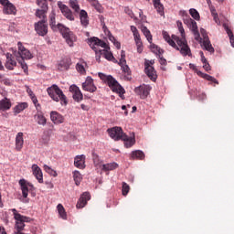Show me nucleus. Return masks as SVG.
Here are the masks:
<instances>
[{
    "label": "nucleus",
    "instance_id": "nucleus-40",
    "mask_svg": "<svg viewBox=\"0 0 234 234\" xmlns=\"http://www.w3.org/2000/svg\"><path fill=\"white\" fill-rule=\"evenodd\" d=\"M85 67H87V62L80 60L76 64V69L80 74H85L87 71L85 70Z\"/></svg>",
    "mask_w": 234,
    "mask_h": 234
},
{
    "label": "nucleus",
    "instance_id": "nucleus-36",
    "mask_svg": "<svg viewBox=\"0 0 234 234\" xmlns=\"http://www.w3.org/2000/svg\"><path fill=\"white\" fill-rule=\"evenodd\" d=\"M141 31L143 32L144 36L146 37L149 43H153V35H151V31L147 28V27L142 26Z\"/></svg>",
    "mask_w": 234,
    "mask_h": 234
},
{
    "label": "nucleus",
    "instance_id": "nucleus-30",
    "mask_svg": "<svg viewBox=\"0 0 234 234\" xmlns=\"http://www.w3.org/2000/svg\"><path fill=\"white\" fill-rule=\"evenodd\" d=\"M12 107V101L8 98H4L0 101V111H9Z\"/></svg>",
    "mask_w": 234,
    "mask_h": 234
},
{
    "label": "nucleus",
    "instance_id": "nucleus-3",
    "mask_svg": "<svg viewBox=\"0 0 234 234\" xmlns=\"http://www.w3.org/2000/svg\"><path fill=\"white\" fill-rule=\"evenodd\" d=\"M99 78L104 81V83H107L108 87L112 90V92H117V94H125V90H123V87L118 83V80L112 78L111 75H105L103 73H99Z\"/></svg>",
    "mask_w": 234,
    "mask_h": 234
},
{
    "label": "nucleus",
    "instance_id": "nucleus-8",
    "mask_svg": "<svg viewBox=\"0 0 234 234\" xmlns=\"http://www.w3.org/2000/svg\"><path fill=\"white\" fill-rule=\"evenodd\" d=\"M107 133L109 136L112 137V139L115 142L122 140V138H127V134L123 133V130L122 129V127L115 126L112 128H109L107 130Z\"/></svg>",
    "mask_w": 234,
    "mask_h": 234
},
{
    "label": "nucleus",
    "instance_id": "nucleus-1",
    "mask_svg": "<svg viewBox=\"0 0 234 234\" xmlns=\"http://www.w3.org/2000/svg\"><path fill=\"white\" fill-rule=\"evenodd\" d=\"M18 51H14L13 56L16 58V61L20 64L21 69L24 70L25 74L28 75V66L25 59H32L34 56L30 52V50L27 49L23 43H17Z\"/></svg>",
    "mask_w": 234,
    "mask_h": 234
},
{
    "label": "nucleus",
    "instance_id": "nucleus-31",
    "mask_svg": "<svg viewBox=\"0 0 234 234\" xmlns=\"http://www.w3.org/2000/svg\"><path fill=\"white\" fill-rule=\"evenodd\" d=\"M154 7L155 8L156 12L160 16H165V13L164 12V5L160 0H153Z\"/></svg>",
    "mask_w": 234,
    "mask_h": 234
},
{
    "label": "nucleus",
    "instance_id": "nucleus-14",
    "mask_svg": "<svg viewBox=\"0 0 234 234\" xmlns=\"http://www.w3.org/2000/svg\"><path fill=\"white\" fill-rule=\"evenodd\" d=\"M0 5L4 6V14H6L8 16H15V14L17 12V10L16 9V5L10 3L9 0H0Z\"/></svg>",
    "mask_w": 234,
    "mask_h": 234
},
{
    "label": "nucleus",
    "instance_id": "nucleus-56",
    "mask_svg": "<svg viewBox=\"0 0 234 234\" xmlns=\"http://www.w3.org/2000/svg\"><path fill=\"white\" fill-rule=\"evenodd\" d=\"M93 6H95V9L97 10V12H101V5H100L98 2H94L93 3Z\"/></svg>",
    "mask_w": 234,
    "mask_h": 234
},
{
    "label": "nucleus",
    "instance_id": "nucleus-44",
    "mask_svg": "<svg viewBox=\"0 0 234 234\" xmlns=\"http://www.w3.org/2000/svg\"><path fill=\"white\" fill-rule=\"evenodd\" d=\"M132 158L134 160L135 158H137V160H144V158H145V154H144V152L140 151V150H136L133 151L132 153Z\"/></svg>",
    "mask_w": 234,
    "mask_h": 234
},
{
    "label": "nucleus",
    "instance_id": "nucleus-61",
    "mask_svg": "<svg viewBox=\"0 0 234 234\" xmlns=\"http://www.w3.org/2000/svg\"><path fill=\"white\" fill-rule=\"evenodd\" d=\"M131 31L133 32V36L134 34H138V28H136V27L134 26H131Z\"/></svg>",
    "mask_w": 234,
    "mask_h": 234
},
{
    "label": "nucleus",
    "instance_id": "nucleus-26",
    "mask_svg": "<svg viewBox=\"0 0 234 234\" xmlns=\"http://www.w3.org/2000/svg\"><path fill=\"white\" fill-rule=\"evenodd\" d=\"M133 39L135 41V45L137 47V52L142 54L144 52V43L142 42V37H140V32L135 33L133 35Z\"/></svg>",
    "mask_w": 234,
    "mask_h": 234
},
{
    "label": "nucleus",
    "instance_id": "nucleus-32",
    "mask_svg": "<svg viewBox=\"0 0 234 234\" xmlns=\"http://www.w3.org/2000/svg\"><path fill=\"white\" fill-rule=\"evenodd\" d=\"M35 120L38 125H47V118L41 112H37V114H35Z\"/></svg>",
    "mask_w": 234,
    "mask_h": 234
},
{
    "label": "nucleus",
    "instance_id": "nucleus-2",
    "mask_svg": "<svg viewBox=\"0 0 234 234\" xmlns=\"http://www.w3.org/2000/svg\"><path fill=\"white\" fill-rule=\"evenodd\" d=\"M177 28L181 34V38L176 35H172V37L177 43L180 48V53L182 56H189L191 57V48L187 45V40L186 39V30L184 29V26L181 21L176 22Z\"/></svg>",
    "mask_w": 234,
    "mask_h": 234
},
{
    "label": "nucleus",
    "instance_id": "nucleus-34",
    "mask_svg": "<svg viewBox=\"0 0 234 234\" xmlns=\"http://www.w3.org/2000/svg\"><path fill=\"white\" fill-rule=\"evenodd\" d=\"M69 5L73 9L74 14H80V12H81L78 0H69Z\"/></svg>",
    "mask_w": 234,
    "mask_h": 234
},
{
    "label": "nucleus",
    "instance_id": "nucleus-47",
    "mask_svg": "<svg viewBox=\"0 0 234 234\" xmlns=\"http://www.w3.org/2000/svg\"><path fill=\"white\" fill-rule=\"evenodd\" d=\"M92 160H93V164L96 167H101L103 165H101V161H100V156L98 155V154L92 152Z\"/></svg>",
    "mask_w": 234,
    "mask_h": 234
},
{
    "label": "nucleus",
    "instance_id": "nucleus-15",
    "mask_svg": "<svg viewBox=\"0 0 234 234\" xmlns=\"http://www.w3.org/2000/svg\"><path fill=\"white\" fill-rule=\"evenodd\" d=\"M82 89L87 92H96L98 88L94 86V80L90 77H87L85 82L82 83Z\"/></svg>",
    "mask_w": 234,
    "mask_h": 234
},
{
    "label": "nucleus",
    "instance_id": "nucleus-7",
    "mask_svg": "<svg viewBox=\"0 0 234 234\" xmlns=\"http://www.w3.org/2000/svg\"><path fill=\"white\" fill-rule=\"evenodd\" d=\"M58 29L61 32L67 45H69V47H74V43L78 40V37H76L74 32L61 24H58Z\"/></svg>",
    "mask_w": 234,
    "mask_h": 234
},
{
    "label": "nucleus",
    "instance_id": "nucleus-16",
    "mask_svg": "<svg viewBox=\"0 0 234 234\" xmlns=\"http://www.w3.org/2000/svg\"><path fill=\"white\" fill-rule=\"evenodd\" d=\"M89 200H90V193L84 192L77 202V206H76L77 209H81L82 207H85Z\"/></svg>",
    "mask_w": 234,
    "mask_h": 234
},
{
    "label": "nucleus",
    "instance_id": "nucleus-17",
    "mask_svg": "<svg viewBox=\"0 0 234 234\" xmlns=\"http://www.w3.org/2000/svg\"><path fill=\"white\" fill-rule=\"evenodd\" d=\"M48 12V5H44V6H40V8L36 10L35 16L39 21H48L47 13Z\"/></svg>",
    "mask_w": 234,
    "mask_h": 234
},
{
    "label": "nucleus",
    "instance_id": "nucleus-24",
    "mask_svg": "<svg viewBox=\"0 0 234 234\" xmlns=\"http://www.w3.org/2000/svg\"><path fill=\"white\" fill-rule=\"evenodd\" d=\"M184 23L185 25L188 26V28H190L191 32L198 31V26L197 25V22L191 17L186 16V18H184Z\"/></svg>",
    "mask_w": 234,
    "mask_h": 234
},
{
    "label": "nucleus",
    "instance_id": "nucleus-59",
    "mask_svg": "<svg viewBox=\"0 0 234 234\" xmlns=\"http://www.w3.org/2000/svg\"><path fill=\"white\" fill-rule=\"evenodd\" d=\"M203 69H205V70H207V71L211 70V66L209 65L208 62H207V63L203 64Z\"/></svg>",
    "mask_w": 234,
    "mask_h": 234
},
{
    "label": "nucleus",
    "instance_id": "nucleus-11",
    "mask_svg": "<svg viewBox=\"0 0 234 234\" xmlns=\"http://www.w3.org/2000/svg\"><path fill=\"white\" fill-rule=\"evenodd\" d=\"M154 65V60H145L144 62V72L152 81H156V70L152 67Z\"/></svg>",
    "mask_w": 234,
    "mask_h": 234
},
{
    "label": "nucleus",
    "instance_id": "nucleus-53",
    "mask_svg": "<svg viewBox=\"0 0 234 234\" xmlns=\"http://www.w3.org/2000/svg\"><path fill=\"white\" fill-rule=\"evenodd\" d=\"M125 14H127L132 19H134V21H138V18L134 16V13H133V10L129 8L124 9Z\"/></svg>",
    "mask_w": 234,
    "mask_h": 234
},
{
    "label": "nucleus",
    "instance_id": "nucleus-50",
    "mask_svg": "<svg viewBox=\"0 0 234 234\" xmlns=\"http://www.w3.org/2000/svg\"><path fill=\"white\" fill-rule=\"evenodd\" d=\"M44 170L46 173H48V175H51V176H58V173L47 165H44Z\"/></svg>",
    "mask_w": 234,
    "mask_h": 234
},
{
    "label": "nucleus",
    "instance_id": "nucleus-39",
    "mask_svg": "<svg viewBox=\"0 0 234 234\" xmlns=\"http://www.w3.org/2000/svg\"><path fill=\"white\" fill-rule=\"evenodd\" d=\"M121 69L124 74V79L127 80V81H131V69L129 68V66L125 64L124 66H121Z\"/></svg>",
    "mask_w": 234,
    "mask_h": 234
},
{
    "label": "nucleus",
    "instance_id": "nucleus-64",
    "mask_svg": "<svg viewBox=\"0 0 234 234\" xmlns=\"http://www.w3.org/2000/svg\"><path fill=\"white\" fill-rule=\"evenodd\" d=\"M229 39H230V44H231V46L234 48V36H231V37H229Z\"/></svg>",
    "mask_w": 234,
    "mask_h": 234
},
{
    "label": "nucleus",
    "instance_id": "nucleus-10",
    "mask_svg": "<svg viewBox=\"0 0 234 234\" xmlns=\"http://www.w3.org/2000/svg\"><path fill=\"white\" fill-rule=\"evenodd\" d=\"M35 31L38 36L44 37L48 34V21H38L34 24Z\"/></svg>",
    "mask_w": 234,
    "mask_h": 234
},
{
    "label": "nucleus",
    "instance_id": "nucleus-27",
    "mask_svg": "<svg viewBox=\"0 0 234 234\" xmlns=\"http://www.w3.org/2000/svg\"><path fill=\"white\" fill-rule=\"evenodd\" d=\"M80 14V25L87 28L89 27V14H87V11L81 9Z\"/></svg>",
    "mask_w": 234,
    "mask_h": 234
},
{
    "label": "nucleus",
    "instance_id": "nucleus-37",
    "mask_svg": "<svg viewBox=\"0 0 234 234\" xmlns=\"http://www.w3.org/2000/svg\"><path fill=\"white\" fill-rule=\"evenodd\" d=\"M122 140L124 142V147H126L127 149L133 147L134 144H136V140L134 139V137H128L126 135V138H122Z\"/></svg>",
    "mask_w": 234,
    "mask_h": 234
},
{
    "label": "nucleus",
    "instance_id": "nucleus-49",
    "mask_svg": "<svg viewBox=\"0 0 234 234\" xmlns=\"http://www.w3.org/2000/svg\"><path fill=\"white\" fill-rule=\"evenodd\" d=\"M189 14L193 17V19H196V21H198L200 19V14L198 13V11H197V9L191 8L189 10Z\"/></svg>",
    "mask_w": 234,
    "mask_h": 234
},
{
    "label": "nucleus",
    "instance_id": "nucleus-48",
    "mask_svg": "<svg viewBox=\"0 0 234 234\" xmlns=\"http://www.w3.org/2000/svg\"><path fill=\"white\" fill-rule=\"evenodd\" d=\"M50 20H49V26L52 28V30H56V28H58V25L56 26V15L55 14H51L49 16Z\"/></svg>",
    "mask_w": 234,
    "mask_h": 234
},
{
    "label": "nucleus",
    "instance_id": "nucleus-42",
    "mask_svg": "<svg viewBox=\"0 0 234 234\" xmlns=\"http://www.w3.org/2000/svg\"><path fill=\"white\" fill-rule=\"evenodd\" d=\"M100 54H102L103 58L105 59H108V61H112L114 59V56L107 50V48H103L101 50H99Z\"/></svg>",
    "mask_w": 234,
    "mask_h": 234
},
{
    "label": "nucleus",
    "instance_id": "nucleus-54",
    "mask_svg": "<svg viewBox=\"0 0 234 234\" xmlns=\"http://www.w3.org/2000/svg\"><path fill=\"white\" fill-rule=\"evenodd\" d=\"M37 1V6H48V4L47 3L48 1H50V2H52V1H54V0H36Z\"/></svg>",
    "mask_w": 234,
    "mask_h": 234
},
{
    "label": "nucleus",
    "instance_id": "nucleus-29",
    "mask_svg": "<svg viewBox=\"0 0 234 234\" xmlns=\"http://www.w3.org/2000/svg\"><path fill=\"white\" fill-rule=\"evenodd\" d=\"M19 185L21 186L24 198H27L28 197V187H30V184L27 183L25 179H20Z\"/></svg>",
    "mask_w": 234,
    "mask_h": 234
},
{
    "label": "nucleus",
    "instance_id": "nucleus-57",
    "mask_svg": "<svg viewBox=\"0 0 234 234\" xmlns=\"http://www.w3.org/2000/svg\"><path fill=\"white\" fill-rule=\"evenodd\" d=\"M159 58L160 65H167V60L164 57L159 56Z\"/></svg>",
    "mask_w": 234,
    "mask_h": 234
},
{
    "label": "nucleus",
    "instance_id": "nucleus-33",
    "mask_svg": "<svg viewBox=\"0 0 234 234\" xmlns=\"http://www.w3.org/2000/svg\"><path fill=\"white\" fill-rule=\"evenodd\" d=\"M101 171L107 172V171H114V169H118V164L117 163H108L101 165Z\"/></svg>",
    "mask_w": 234,
    "mask_h": 234
},
{
    "label": "nucleus",
    "instance_id": "nucleus-62",
    "mask_svg": "<svg viewBox=\"0 0 234 234\" xmlns=\"http://www.w3.org/2000/svg\"><path fill=\"white\" fill-rule=\"evenodd\" d=\"M139 17L141 18V21H145V16H144V11L140 10L139 12Z\"/></svg>",
    "mask_w": 234,
    "mask_h": 234
},
{
    "label": "nucleus",
    "instance_id": "nucleus-41",
    "mask_svg": "<svg viewBox=\"0 0 234 234\" xmlns=\"http://www.w3.org/2000/svg\"><path fill=\"white\" fill-rule=\"evenodd\" d=\"M73 179L76 186H80V184H81V180H83V176H81V173H80V171L75 170L73 172Z\"/></svg>",
    "mask_w": 234,
    "mask_h": 234
},
{
    "label": "nucleus",
    "instance_id": "nucleus-18",
    "mask_svg": "<svg viewBox=\"0 0 234 234\" xmlns=\"http://www.w3.org/2000/svg\"><path fill=\"white\" fill-rule=\"evenodd\" d=\"M69 92H73V100L75 101H81L83 100V93H81V90L80 88L76 85H71L69 87Z\"/></svg>",
    "mask_w": 234,
    "mask_h": 234
},
{
    "label": "nucleus",
    "instance_id": "nucleus-52",
    "mask_svg": "<svg viewBox=\"0 0 234 234\" xmlns=\"http://www.w3.org/2000/svg\"><path fill=\"white\" fill-rule=\"evenodd\" d=\"M120 67H123L124 65H127V60L125 59V51H122L121 53V58L119 61Z\"/></svg>",
    "mask_w": 234,
    "mask_h": 234
},
{
    "label": "nucleus",
    "instance_id": "nucleus-60",
    "mask_svg": "<svg viewBox=\"0 0 234 234\" xmlns=\"http://www.w3.org/2000/svg\"><path fill=\"white\" fill-rule=\"evenodd\" d=\"M189 69H191L192 70H195L197 72V74H198V69H197V66L195 64H189Z\"/></svg>",
    "mask_w": 234,
    "mask_h": 234
},
{
    "label": "nucleus",
    "instance_id": "nucleus-55",
    "mask_svg": "<svg viewBox=\"0 0 234 234\" xmlns=\"http://www.w3.org/2000/svg\"><path fill=\"white\" fill-rule=\"evenodd\" d=\"M194 34V37L196 41H202V37H200V33L197 31H192Z\"/></svg>",
    "mask_w": 234,
    "mask_h": 234
},
{
    "label": "nucleus",
    "instance_id": "nucleus-58",
    "mask_svg": "<svg viewBox=\"0 0 234 234\" xmlns=\"http://www.w3.org/2000/svg\"><path fill=\"white\" fill-rule=\"evenodd\" d=\"M31 100H32L34 105L37 107H37H40V105L37 104V98L36 97V95L31 97Z\"/></svg>",
    "mask_w": 234,
    "mask_h": 234
},
{
    "label": "nucleus",
    "instance_id": "nucleus-6",
    "mask_svg": "<svg viewBox=\"0 0 234 234\" xmlns=\"http://www.w3.org/2000/svg\"><path fill=\"white\" fill-rule=\"evenodd\" d=\"M11 211L15 220H16L15 225L16 231H15L14 234L22 233V231L25 230V222H30V218L17 213V209L16 208L11 209Z\"/></svg>",
    "mask_w": 234,
    "mask_h": 234
},
{
    "label": "nucleus",
    "instance_id": "nucleus-51",
    "mask_svg": "<svg viewBox=\"0 0 234 234\" xmlns=\"http://www.w3.org/2000/svg\"><path fill=\"white\" fill-rule=\"evenodd\" d=\"M130 190H131V187L128 186V184L125 183V182H122V195H123V197H127Z\"/></svg>",
    "mask_w": 234,
    "mask_h": 234
},
{
    "label": "nucleus",
    "instance_id": "nucleus-9",
    "mask_svg": "<svg viewBox=\"0 0 234 234\" xmlns=\"http://www.w3.org/2000/svg\"><path fill=\"white\" fill-rule=\"evenodd\" d=\"M58 6L62 16H64V17H66L68 21H75L76 17L74 16V13L72 12V10H70V8L67 5L59 1L58 2Z\"/></svg>",
    "mask_w": 234,
    "mask_h": 234
},
{
    "label": "nucleus",
    "instance_id": "nucleus-38",
    "mask_svg": "<svg viewBox=\"0 0 234 234\" xmlns=\"http://www.w3.org/2000/svg\"><path fill=\"white\" fill-rule=\"evenodd\" d=\"M197 76H201V78H204V80H207V81H211L212 83H216V85H218V80L212 77L211 75L202 73V71H197Z\"/></svg>",
    "mask_w": 234,
    "mask_h": 234
},
{
    "label": "nucleus",
    "instance_id": "nucleus-22",
    "mask_svg": "<svg viewBox=\"0 0 234 234\" xmlns=\"http://www.w3.org/2000/svg\"><path fill=\"white\" fill-rule=\"evenodd\" d=\"M50 120H51V122H53V123L59 124V123H63V122H65V117H63V115H61L58 112H50Z\"/></svg>",
    "mask_w": 234,
    "mask_h": 234
},
{
    "label": "nucleus",
    "instance_id": "nucleus-5",
    "mask_svg": "<svg viewBox=\"0 0 234 234\" xmlns=\"http://www.w3.org/2000/svg\"><path fill=\"white\" fill-rule=\"evenodd\" d=\"M89 41L90 47L92 48V50H94L96 54V61L100 63V61H101V56H103V54H100V50H101V48H109V46H107V43H105L104 41L96 37L90 38Z\"/></svg>",
    "mask_w": 234,
    "mask_h": 234
},
{
    "label": "nucleus",
    "instance_id": "nucleus-23",
    "mask_svg": "<svg viewBox=\"0 0 234 234\" xmlns=\"http://www.w3.org/2000/svg\"><path fill=\"white\" fill-rule=\"evenodd\" d=\"M32 171L34 176L37 178L39 184H43V172L41 171V168L37 166V165H33Z\"/></svg>",
    "mask_w": 234,
    "mask_h": 234
},
{
    "label": "nucleus",
    "instance_id": "nucleus-35",
    "mask_svg": "<svg viewBox=\"0 0 234 234\" xmlns=\"http://www.w3.org/2000/svg\"><path fill=\"white\" fill-rule=\"evenodd\" d=\"M27 108H28V103L21 102V103L17 104L16 106H15L14 113L19 114V113L23 112L25 111V109H27Z\"/></svg>",
    "mask_w": 234,
    "mask_h": 234
},
{
    "label": "nucleus",
    "instance_id": "nucleus-12",
    "mask_svg": "<svg viewBox=\"0 0 234 234\" xmlns=\"http://www.w3.org/2000/svg\"><path fill=\"white\" fill-rule=\"evenodd\" d=\"M151 86L143 84L137 88L134 89L135 94L137 96H140L142 100H145L149 96V93L151 92Z\"/></svg>",
    "mask_w": 234,
    "mask_h": 234
},
{
    "label": "nucleus",
    "instance_id": "nucleus-20",
    "mask_svg": "<svg viewBox=\"0 0 234 234\" xmlns=\"http://www.w3.org/2000/svg\"><path fill=\"white\" fill-rule=\"evenodd\" d=\"M85 160H86L85 154H80V155L75 156V158H74L75 167H77L78 169H85V167H86Z\"/></svg>",
    "mask_w": 234,
    "mask_h": 234
},
{
    "label": "nucleus",
    "instance_id": "nucleus-13",
    "mask_svg": "<svg viewBox=\"0 0 234 234\" xmlns=\"http://www.w3.org/2000/svg\"><path fill=\"white\" fill-rule=\"evenodd\" d=\"M200 32L203 37V47L205 50H207V52H210V54H213V52H215V48H213V45H211V41H209V37H207V33L206 32V29L201 28Z\"/></svg>",
    "mask_w": 234,
    "mask_h": 234
},
{
    "label": "nucleus",
    "instance_id": "nucleus-46",
    "mask_svg": "<svg viewBox=\"0 0 234 234\" xmlns=\"http://www.w3.org/2000/svg\"><path fill=\"white\" fill-rule=\"evenodd\" d=\"M150 49L152 50V52H154V54H158L159 56L160 54H164V49H161L160 47L154 44L153 42L150 43Z\"/></svg>",
    "mask_w": 234,
    "mask_h": 234
},
{
    "label": "nucleus",
    "instance_id": "nucleus-45",
    "mask_svg": "<svg viewBox=\"0 0 234 234\" xmlns=\"http://www.w3.org/2000/svg\"><path fill=\"white\" fill-rule=\"evenodd\" d=\"M209 10H210L211 16H213L215 23H217V24L220 23V19L218 18V13H217V9H215V6L209 5Z\"/></svg>",
    "mask_w": 234,
    "mask_h": 234
},
{
    "label": "nucleus",
    "instance_id": "nucleus-43",
    "mask_svg": "<svg viewBox=\"0 0 234 234\" xmlns=\"http://www.w3.org/2000/svg\"><path fill=\"white\" fill-rule=\"evenodd\" d=\"M57 209L60 218H63V220H67V212L65 211V207H63V205L58 204L57 206Z\"/></svg>",
    "mask_w": 234,
    "mask_h": 234
},
{
    "label": "nucleus",
    "instance_id": "nucleus-21",
    "mask_svg": "<svg viewBox=\"0 0 234 234\" xmlns=\"http://www.w3.org/2000/svg\"><path fill=\"white\" fill-rule=\"evenodd\" d=\"M6 62H5V69L8 70H14V68L16 67L17 62L14 60V56L10 53H6Z\"/></svg>",
    "mask_w": 234,
    "mask_h": 234
},
{
    "label": "nucleus",
    "instance_id": "nucleus-4",
    "mask_svg": "<svg viewBox=\"0 0 234 234\" xmlns=\"http://www.w3.org/2000/svg\"><path fill=\"white\" fill-rule=\"evenodd\" d=\"M48 96L53 100V101H61L64 105H67V96L63 93V90L56 84L47 89Z\"/></svg>",
    "mask_w": 234,
    "mask_h": 234
},
{
    "label": "nucleus",
    "instance_id": "nucleus-25",
    "mask_svg": "<svg viewBox=\"0 0 234 234\" xmlns=\"http://www.w3.org/2000/svg\"><path fill=\"white\" fill-rule=\"evenodd\" d=\"M163 37L168 43V45H170V47H173V48H176V50H180V46L176 45L175 42L176 40L173 39V37L171 38L167 31H163Z\"/></svg>",
    "mask_w": 234,
    "mask_h": 234
},
{
    "label": "nucleus",
    "instance_id": "nucleus-19",
    "mask_svg": "<svg viewBox=\"0 0 234 234\" xmlns=\"http://www.w3.org/2000/svg\"><path fill=\"white\" fill-rule=\"evenodd\" d=\"M70 65H72V60L69 58H65L58 64V70L63 72V70H69L70 69Z\"/></svg>",
    "mask_w": 234,
    "mask_h": 234
},
{
    "label": "nucleus",
    "instance_id": "nucleus-28",
    "mask_svg": "<svg viewBox=\"0 0 234 234\" xmlns=\"http://www.w3.org/2000/svg\"><path fill=\"white\" fill-rule=\"evenodd\" d=\"M25 144V139L23 138V133L19 132L16 136V150L21 151Z\"/></svg>",
    "mask_w": 234,
    "mask_h": 234
},
{
    "label": "nucleus",
    "instance_id": "nucleus-63",
    "mask_svg": "<svg viewBox=\"0 0 234 234\" xmlns=\"http://www.w3.org/2000/svg\"><path fill=\"white\" fill-rule=\"evenodd\" d=\"M226 32H227L229 37H231V36H234L233 32L231 31V29H229V27H226Z\"/></svg>",
    "mask_w": 234,
    "mask_h": 234
}]
</instances>
